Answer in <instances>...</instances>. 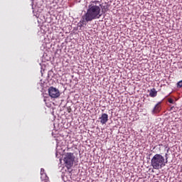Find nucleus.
Instances as JSON below:
<instances>
[{
	"mask_svg": "<svg viewBox=\"0 0 182 182\" xmlns=\"http://www.w3.org/2000/svg\"><path fill=\"white\" fill-rule=\"evenodd\" d=\"M85 19L92 22L95 19H99L102 15V4L99 1H91L88 4L86 13L84 14Z\"/></svg>",
	"mask_w": 182,
	"mask_h": 182,
	"instance_id": "f257e3e1",
	"label": "nucleus"
},
{
	"mask_svg": "<svg viewBox=\"0 0 182 182\" xmlns=\"http://www.w3.org/2000/svg\"><path fill=\"white\" fill-rule=\"evenodd\" d=\"M168 163V154H165V158L160 154H155L151 160V166L154 170H160L165 167L166 164Z\"/></svg>",
	"mask_w": 182,
	"mask_h": 182,
	"instance_id": "f03ea898",
	"label": "nucleus"
},
{
	"mask_svg": "<svg viewBox=\"0 0 182 182\" xmlns=\"http://www.w3.org/2000/svg\"><path fill=\"white\" fill-rule=\"evenodd\" d=\"M75 157L73 153L68 152L64 155L63 161L67 168H72L73 163H75Z\"/></svg>",
	"mask_w": 182,
	"mask_h": 182,
	"instance_id": "7ed1b4c3",
	"label": "nucleus"
},
{
	"mask_svg": "<svg viewBox=\"0 0 182 182\" xmlns=\"http://www.w3.org/2000/svg\"><path fill=\"white\" fill-rule=\"evenodd\" d=\"M48 95L50 97L56 99L60 96V92H59V90L58 88L50 87L48 89Z\"/></svg>",
	"mask_w": 182,
	"mask_h": 182,
	"instance_id": "20e7f679",
	"label": "nucleus"
},
{
	"mask_svg": "<svg viewBox=\"0 0 182 182\" xmlns=\"http://www.w3.org/2000/svg\"><path fill=\"white\" fill-rule=\"evenodd\" d=\"M99 120L102 124H106L109 120V115L106 113H103L99 118Z\"/></svg>",
	"mask_w": 182,
	"mask_h": 182,
	"instance_id": "39448f33",
	"label": "nucleus"
},
{
	"mask_svg": "<svg viewBox=\"0 0 182 182\" xmlns=\"http://www.w3.org/2000/svg\"><path fill=\"white\" fill-rule=\"evenodd\" d=\"M86 16L85 15L82 16L80 22L77 23V26L78 28H82L83 25H87L88 22H90V20H86Z\"/></svg>",
	"mask_w": 182,
	"mask_h": 182,
	"instance_id": "423d86ee",
	"label": "nucleus"
},
{
	"mask_svg": "<svg viewBox=\"0 0 182 182\" xmlns=\"http://www.w3.org/2000/svg\"><path fill=\"white\" fill-rule=\"evenodd\" d=\"M160 105H161V102H159L154 107V109L151 111V113L153 114H156L157 113L160 112L161 108H160Z\"/></svg>",
	"mask_w": 182,
	"mask_h": 182,
	"instance_id": "0eeeda50",
	"label": "nucleus"
},
{
	"mask_svg": "<svg viewBox=\"0 0 182 182\" xmlns=\"http://www.w3.org/2000/svg\"><path fill=\"white\" fill-rule=\"evenodd\" d=\"M44 172H45V169L41 168V180L44 181L45 182H48L49 178L48 177L46 173H45Z\"/></svg>",
	"mask_w": 182,
	"mask_h": 182,
	"instance_id": "6e6552de",
	"label": "nucleus"
},
{
	"mask_svg": "<svg viewBox=\"0 0 182 182\" xmlns=\"http://www.w3.org/2000/svg\"><path fill=\"white\" fill-rule=\"evenodd\" d=\"M149 96L151 97H156V96H157V91H156V89L153 88L152 90H150Z\"/></svg>",
	"mask_w": 182,
	"mask_h": 182,
	"instance_id": "1a4fd4ad",
	"label": "nucleus"
},
{
	"mask_svg": "<svg viewBox=\"0 0 182 182\" xmlns=\"http://www.w3.org/2000/svg\"><path fill=\"white\" fill-rule=\"evenodd\" d=\"M107 11H109V5L103 6L101 14H105V12H107Z\"/></svg>",
	"mask_w": 182,
	"mask_h": 182,
	"instance_id": "9d476101",
	"label": "nucleus"
},
{
	"mask_svg": "<svg viewBox=\"0 0 182 182\" xmlns=\"http://www.w3.org/2000/svg\"><path fill=\"white\" fill-rule=\"evenodd\" d=\"M177 87L181 88L182 87V80L177 82Z\"/></svg>",
	"mask_w": 182,
	"mask_h": 182,
	"instance_id": "9b49d317",
	"label": "nucleus"
},
{
	"mask_svg": "<svg viewBox=\"0 0 182 182\" xmlns=\"http://www.w3.org/2000/svg\"><path fill=\"white\" fill-rule=\"evenodd\" d=\"M168 103H171V105H174V100H173L171 98H168Z\"/></svg>",
	"mask_w": 182,
	"mask_h": 182,
	"instance_id": "f8f14e48",
	"label": "nucleus"
},
{
	"mask_svg": "<svg viewBox=\"0 0 182 182\" xmlns=\"http://www.w3.org/2000/svg\"><path fill=\"white\" fill-rule=\"evenodd\" d=\"M31 1H32V3H31L32 8L33 9V0H31Z\"/></svg>",
	"mask_w": 182,
	"mask_h": 182,
	"instance_id": "ddd939ff",
	"label": "nucleus"
}]
</instances>
